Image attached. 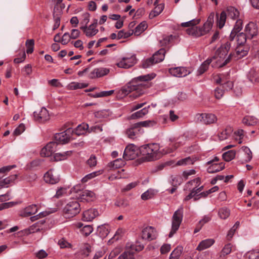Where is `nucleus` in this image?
Masks as SVG:
<instances>
[{"label":"nucleus","instance_id":"obj_21","mask_svg":"<svg viewBox=\"0 0 259 259\" xmlns=\"http://www.w3.org/2000/svg\"><path fill=\"white\" fill-rule=\"evenodd\" d=\"M99 215L98 211L95 208L89 209L83 213V220L86 221H91Z\"/></svg>","mask_w":259,"mask_h":259},{"label":"nucleus","instance_id":"obj_44","mask_svg":"<svg viewBox=\"0 0 259 259\" xmlns=\"http://www.w3.org/2000/svg\"><path fill=\"white\" fill-rule=\"evenodd\" d=\"M99 235L102 238L106 237L109 233L108 228L105 225L99 226L97 229Z\"/></svg>","mask_w":259,"mask_h":259},{"label":"nucleus","instance_id":"obj_41","mask_svg":"<svg viewBox=\"0 0 259 259\" xmlns=\"http://www.w3.org/2000/svg\"><path fill=\"white\" fill-rule=\"evenodd\" d=\"M109 110H103L95 112V116L99 119L106 118L110 115Z\"/></svg>","mask_w":259,"mask_h":259},{"label":"nucleus","instance_id":"obj_31","mask_svg":"<svg viewBox=\"0 0 259 259\" xmlns=\"http://www.w3.org/2000/svg\"><path fill=\"white\" fill-rule=\"evenodd\" d=\"M210 165L207 168V171L208 173H214L220 171L225 168V164L223 162L215 164H210Z\"/></svg>","mask_w":259,"mask_h":259},{"label":"nucleus","instance_id":"obj_39","mask_svg":"<svg viewBox=\"0 0 259 259\" xmlns=\"http://www.w3.org/2000/svg\"><path fill=\"white\" fill-rule=\"evenodd\" d=\"M258 76L257 72L255 69H251L248 73L247 78L251 82L256 83Z\"/></svg>","mask_w":259,"mask_h":259},{"label":"nucleus","instance_id":"obj_49","mask_svg":"<svg viewBox=\"0 0 259 259\" xmlns=\"http://www.w3.org/2000/svg\"><path fill=\"white\" fill-rule=\"evenodd\" d=\"M245 259H258L259 258V250L255 249L248 251L245 255Z\"/></svg>","mask_w":259,"mask_h":259},{"label":"nucleus","instance_id":"obj_35","mask_svg":"<svg viewBox=\"0 0 259 259\" xmlns=\"http://www.w3.org/2000/svg\"><path fill=\"white\" fill-rule=\"evenodd\" d=\"M88 130H89V125L87 123H83L78 125L75 130H73V133L76 135L79 136L84 134Z\"/></svg>","mask_w":259,"mask_h":259},{"label":"nucleus","instance_id":"obj_60","mask_svg":"<svg viewBox=\"0 0 259 259\" xmlns=\"http://www.w3.org/2000/svg\"><path fill=\"white\" fill-rule=\"evenodd\" d=\"M82 17L83 19L80 22L81 26H87L90 21V14L88 12L84 13L82 14Z\"/></svg>","mask_w":259,"mask_h":259},{"label":"nucleus","instance_id":"obj_47","mask_svg":"<svg viewBox=\"0 0 259 259\" xmlns=\"http://www.w3.org/2000/svg\"><path fill=\"white\" fill-rule=\"evenodd\" d=\"M236 151L235 150H230L223 154V159L227 162H229L235 158Z\"/></svg>","mask_w":259,"mask_h":259},{"label":"nucleus","instance_id":"obj_13","mask_svg":"<svg viewBox=\"0 0 259 259\" xmlns=\"http://www.w3.org/2000/svg\"><path fill=\"white\" fill-rule=\"evenodd\" d=\"M138 152L137 147L134 144H130L125 148L123 158L126 160L134 159L138 156Z\"/></svg>","mask_w":259,"mask_h":259},{"label":"nucleus","instance_id":"obj_15","mask_svg":"<svg viewBox=\"0 0 259 259\" xmlns=\"http://www.w3.org/2000/svg\"><path fill=\"white\" fill-rule=\"evenodd\" d=\"M137 62L135 55L130 57H123L117 64V66L120 68H128L134 66Z\"/></svg>","mask_w":259,"mask_h":259},{"label":"nucleus","instance_id":"obj_17","mask_svg":"<svg viewBox=\"0 0 259 259\" xmlns=\"http://www.w3.org/2000/svg\"><path fill=\"white\" fill-rule=\"evenodd\" d=\"M58 144L56 142H51L47 144L40 151V155L43 157H49L52 155L56 150Z\"/></svg>","mask_w":259,"mask_h":259},{"label":"nucleus","instance_id":"obj_48","mask_svg":"<svg viewBox=\"0 0 259 259\" xmlns=\"http://www.w3.org/2000/svg\"><path fill=\"white\" fill-rule=\"evenodd\" d=\"M227 16V13L226 11H223L221 12L220 16L218 19V25L219 28L221 29L224 26Z\"/></svg>","mask_w":259,"mask_h":259},{"label":"nucleus","instance_id":"obj_22","mask_svg":"<svg viewBox=\"0 0 259 259\" xmlns=\"http://www.w3.org/2000/svg\"><path fill=\"white\" fill-rule=\"evenodd\" d=\"M37 211V206L35 204L30 205L25 207L20 212V215L23 217H28L34 214Z\"/></svg>","mask_w":259,"mask_h":259},{"label":"nucleus","instance_id":"obj_61","mask_svg":"<svg viewBox=\"0 0 259 259\" xmlns=\"http://www.w3.org/2000/svg\"><path fill=\"white\" fill-rule=\"evenodd\" d=\"M242 28V21L241 19H238L234 26V28L232 31L238 33Z\"/></svg>","mask_w":259,"mask_h":259},{"label":"nucleus","instance_id":"obj_16","mask_svg":"<svg viewBox=\"0 0 259 259\" xmlns=\"http://www.w3.org/2000/svg\"><path fill=\"white\" fill-rule=\"evenodd\" d=\"M33 115L35 120L39 122H44L50 118L49 112L45 108H41L40 110L34 111Z\"/></svg>","mask_w":259,"mask_h":259},{"label":"nucleus","instance_id":"obj_9","mask_svg":"<svg viewBox=\"0 0 259 259\" xmlns=\"http://www.w3.org/2000/svg\"><path fill=\"white\" fill-rule=\"evenodd\" d=\"M229 76L228 73L226 74H218L214 75L213 78L216 83L223 84V85L225 87V90L228 91L231 90L233 86V82L229 80Z\"/></svg>","mask_w":259,"mask_h":259},{"label":"nucleus","instance_id":"obj_11","mask_svg":"<svg viewBox=\"0 0 259 259\" xmlns=\"http://www.w3.org/2000/svg\"><path fill=\"white\" fill-rule=\"evenodd\" d=\"M197 121H200L205 124H210L217 121V116L212 113H197L195 115Z\"/></svg>","mask_w":259,"mask_h":259},{"label":"nucleus","instance_id":"obj_50","mask_svg":"<svg viewBox=\"0 0 259 259\" xmlns=\"http://www.w3.org/2000/svg\"><path fill=\"white\" fill-rule=\"evenodd\" d=\"M149 107V106H148V108H144L142 110L133 113L131 116L132 118L135 119L137 118L142 117L148 113Z\"/></svg>","mask_w":259,"mask_h":259},{"label":"nucleus","instance_id":"obj_59","mask_svg":"<svg viewBox=\"0 0 259 259\" xmlns=\"http://www.w3.org/2000/svg\"><path fill=\"white\" fill-rule=\"evenodd\" d=\"M93 230V227L91 225H85L81 229L82 234L85 236H89Z\"/></svg>","mask_w":259,"mask_h":259},{"label":"nucleus","instance_id":"obj_53","mask_svg":"<svg viewBox=\"0 0 259 259\" xmlns=\"http://www.w3.org/2000/svg\"><path fill=\"white\" fill-rule=\"evenodd\" d=\"M134 33L133 30H130L127 32H125L124 30H121L118 31L117 33V39H120L124 38H126L131 36Z\"/></svg>","mask_w":259,"mask_h":259},{"label":"nucleus","instance_id":"obj_37","mask_svg":"<svg viewBox=\"0 0 259 259\" xmlns=\"http://www.w3.org/2000/svg\"><path fill=\"white\" fill-rule=\"evenodd\" d=\"M213 59L212 58L207 59L206 61H205L200 66L199 69H198V74L201 75L204 72H205L209 66L210 63L212 61Z\"/></svg>","mask_w":259,"mask_h":259},{"label":"nucleus","instance_id":"obj_32","mask_svg":"<svg viewBox=\"0 0 259 259\" xmlns=\"http://www.w3.org/2000/svg\"><path fill=\"white\" fill-rule=\"evenodd\" d=\"M228 17L232 19H237L239 16V12L237 9L233 7H229L225 11Z\"/></svg>","mask_w":259,"mask_h":259},{"label":"nucleus","instance_id":"obj_19","mask_svg":"<svg viewBox=\"0 0 259 259\" xmlns=\"http://www.w3.org/2000/svg\"><path fill=\"white\" fill-rule=\"evenodd\" d=\"M244 31L248 39H251L257 35L258 28L256 24L251 22L246 26Z\"/></svg>","mask_w":259,"mask_h":259},{"label":"nucleus","instance_id":"obj_28","mask_svg":"<svg viewBox=\"0 0 259 259\" xmlns=\"http://www.w3.org/2000/svg\"><path fill=\"white\" fill-rule=\"evenodd\" d=\"M214 243V240L213 239H207L202 240L199 243L196 249L199 251L203 250L210 247Z\"/></svg>","mask_w":259,"mask_h":259},{"label":"nucleus","instance_id":"obj_36","mask_svg":"<svg viewBox=\"0 0 259 259\" xmlns=\"http://www.w3.org/2000/svg\"><path fill=\"white\" fill-rule=\"evenodd\" d=\"M183 251L181 246H177L170 253L168 259H179Z\"/></svg>","mask_w":259,"mask_h":259},{"label":"nucleus","instance_id":"obj_1","mask_svg":"<svg viewBox=\"0 0 259 259\" xmlns=\"http://www.w3.org/2000/svg\"><path fill=\"white\" fill-rule=\"evenodd\" d=\"M155 75L153 74H147L136 77L124 86L121 90V92L123 94L127 95L135 91L131 96H133L134 98H138L143 94V89L147 87V84L143 82L150 80Z\"/></svg>","mask_w":259,"mask_h":259},{"label":"nucleus","instance_id":"obj_34","mask_svg":"<svg viewBox=\"0 0 259 259\" xmlns=\"http://www.w3.org/2000/svg\"><path fill=\"white\" fill-rule=\"evenodd\" d=\"M200 22V19H193L192 20H190L188 22L182 23L181 24V26L183 27H188V28L186 29V33L189 35V34L187 32V30H188L190 28H191L192 27H197L196 25L198 24Z\"/></svg>","mask_w":259,"mask_h":259},{"label":"nucleus","instance_id":"obj_64","mask_svg":"<svg viewBox=\"0 0 259 259\" xmlns=\"http://www.w3.org/2000/svg\"><path fill=\"white\" fill-rule=\"evenodd\" d=\"M71 39L70 34L68 32L65 33L62 37L61 43L63 45H66Z\"/></svg>","mask_w":259,"mask_h":259},{"label":"nucleus","instance_id":"obj_4","mask_svg":"<svg viewBox=\"0 0 259 259\" xmlns=\"http://www.w3.org/2000/svg\"><path fill=\"white\" fill-rule=\"evenodd\" d=\"M249 50L248 45H238L235 51L231 53L225 60L220 65V67H223L228 64L232 60H238L245 56Z\"/></svg>","mask_w":259,"mask_h":259},{"label":"nucleus","instance_id":"obj_20","mask_svg":"<svg viewBox=\"0 0 259 259\" xmlns=\"http://www.w3.org/2000/svg\"><path fill=\"white\" fill-rule=\"evenodd\" d=\"M143 133L142 128L138 127L135 124H133L130 128L126 131V135L129 138L135 139L140 134Z\"/></svg>","mask_w":259,"mask_h":259},{"label":"nucleus","instance_id":"obj_18","mask_svg":"<svg viewBox=\"0 0 259 259\" xmlns=\"http://www.w3.org/2000/svg\"><path fill=\"white\" fill-rule=\"evenodd\" d=\"M44 180L46 183L55 184L59 182L60 177L57 171L50 169L45 174Z\"/></svg>","mask_w":259,"mask_h":259},{"label":"nucleus","instance_id":"obj_42","mask_svg":"<svg viewBox=\"0 0 259 259\" xmlns=\"http://www.w3.org/2000/svg\"><path fill=\"white\" fill-rule=\"evenodd\" d=\"M125 164V162L121 158L117 159L109 163V167L116 169L122 167Z\"/></svg>","mask_w":259,"mask_h":259},{"label":"nucleus","instance_id":"obj_43","mask_svg":"<svg viewBox=\"0 0 259 259\" xmlns=\"http://www.w3.org/2000/svg\"><path fill=\"white\" fill-rule=\"evenodd\" d=\"M244 124L247 125H253L257 123V119L253 116H246L242 120Z\"/></svg>","mask_w":259,"mask_h":259},{"label":"nucleus","instance_id":"obj_27","mask_svg":"<svg viewBox=\"0 0 259 259\" xmlns=\"http://www.w3.org/2000/svg\"><path fill=\"white\" fill-rule=\"evenodd\" d=\"M233 128L230 126H227L218 134V137L221 141L228 139L232 134Z\"/></svg>","mask_w":259,"mask_h":259},{"label":"nucleus","instance_id":"obj_58","mask_svg":"<svg viewBox=\"0 0 259 259\" xmlns=\"http://www.w3.org/2000/svg\"><path fill=\"white\" fill-rule=\"evenodd\" d=\"M243 151L245 152V154L246 156L245 159V161L246 162H248L250 161L252 158V152H251V150H250V149L247 147H245L243 148Z\"/></svg>","mask_w":259,"mask_h":259},{"label":"nucleus","instance_id":"obj_29","mask_svg":"<svg viewBox=\"0 0 259 259\" xmlns=\"http://www.w3.org/2000/svg\"><path fill=\"white\" fill-rule=\"evenodd\" d=\"M200 182V179L199 178H197L196 179H194L193 180L188 182L186 184V187L190 189V186L194 185L195 187L193 188V190H195V193L197 194L200 192L203 189V186H202L200 187L199 188H197V187L199 185Z\"/></svg>","mask_w":259,"mask_h":259},{"label":"nucleus","instance_id":"obj_55","mask_svg":"<svg viewBox=\"0 0 259 259\" xmlns=\"http://www.w3.org/2000/svg\"><path fill=\"white\" fill-rule=\"evenodd\" d=\"M17 175H11L10 177L5 179L0 183V186L4 187L6 185H8L14 182L17 179Z\"/></svg>","mask_w":259,"mask_h":259},{"label":"nucleus","instance_id":"obj_8","mask_svg":"<svg viewBox=\"0 0 259 259\" xmlns=\"http://www.w3.org/2000/svg\"><path fill=\"white\" fill-rule=\"evenodd\" d=\"M231 48L230 42H225L224 44L222 45L220 47L217 49L214 56L211 58L213 60L219 58L218 61L220 62L218 65L219 67H220V65L225 60H224L225 56L227 55Z\"/></svg>","mask_w":259,"mask_h":259},{"label":"nucleus","instance_id":"obj_12","mask_svg":"<svg viewBox=\"0 0 259 259\" xmlns=\"http://www.w3.org/2000/svg\"><path fill=\"white\" fill-rule=\"evenodd\" d=\"M141 237L143 239L150 241L157 238V233L154 227L147 226L143 229L141 232Z\"/></svg>","mask_w":259,"mask_h":259},{"label":"nucleus","instance_id":"obj_30","mask_svg":"<svg viewBox=\"0 0 259 259\" xmlns=\"http://www.w3.org/2000/svg\"><path fill=\"white\" fill-rule=\"evenodd\" d=\"M196 158L193 157H188L178 160L176 165L177 166H186L194 164L196 161Z\"/></svg>","mask_w":259,"mask_h":259},{"label":"nucleus","instance_id":"obj_14","mask_svg":"<svg viewBox=\"0 0 259 259\" xmlns=\"http://www.w3.org/2000/svg\"><path fill=\"white\" fill-rule=\"evenodd\" d=\"M192 70L184 67H177L170 68L169 73L177 77H185L191 73Z\"/></svg>","mask_w":259,"mask_h":259},{"label":"nucleus","instance_id":"obj_26","mask_svg":"<svg viewBox=\"0 0 259 259\" xmlns=\"http://www.w3.org/2000/svg\"><path fill=\"white\" fill-rule=\"evenodd\" d=\"M79 198L81 201H90L94 200L95 198V193L89 190H84L79 194Z\"/></svg>","mask_w":259,"mask_h":259},{"label":"nucleus","instance_id":"obj_2","mask_svg":"<svg viewBox=\"0 0 259 259\" xmlns=\"http://www.w3.org/2000/svg\"><path fill=\"white\" fill-rule=\"evenodd\" d=\"M159 150V145L155 143L143 145L140 148L143 158L148 161L155 160L160 158L161 155Z\"/></svg>","mask_w":259,"mask_h":259},{"label":"nucleus","instance_id":"obj_57","mask_svg":"<svg viewBox=\"0 0 259 259\" xmlns=\"http://www.w3.org/2000/svg\"><path fill=\"white\" fill-rule=\"evenodd\" d=\"M172 184L174 185V187L169 190V192L170 194H172L174 193L177 189V186L180 185L181 183V179L179 177H175L172 179Z\"/></svg>","mask_w":259,"mask_h":259},{"label":"nucleus","instance_id":"obj_7","mask_svg":"<svg viewBox=\"0 0 259 259\" xmlns=\"http://www.w3.org/2000/svg\"><path fill=\"white\" fill-rule=\"evenodd\" d=\"M63 210L66 217L72 218L80 211V205L77 201H70L66 205Z\"/></svg>","mask_w":259,"mask_h":259},{"label":"nucleus","instance_id":"obj_10","mask_svg":"<svg viewBox=\"0 0 259 259\" xmlns=\"http://www.w3.org/2000/svg\"><path fill=\"white\" fill-rule=\"evenodd\" d=\"M73 134V130L69 128L63 132L57 133L55 136V139L57 143L64 144L68 143Z\"/></svg>","mask_w":259,"mask_h":259},{"label":"nucleus","instance_id":"obj_6","mask_svg":"<svg viewBox=\"0 0 259 259\" xmlns=\"http://www.w3.org/2000/svg\"><path fill=\"white\" fill-rule=\"evenodd\" d=\"M183 209L180 207L176 210L172 217V226L169 234V237H171L179 229L182 223L183 217Z\"/></svg>","mask_w":259,"mask_h":259},{"label":"nucleus","instance_id":"obj_54","mask_svg":"<svg viewBox=\"0 0 259 259\" xmlns=\"http://www.w3.org/2000/svg\"><path fill=\"white\" fill-rule=\"evenodd\" d=\"M102 172H103V170H99V171H95V172H92L90 174H88L81 179V182L82 183H85L89 180H90V179L102 174Z\"/></svg>","mask_w":259,"mask_h":259},{"label":"nucleus","instance_id":"obj_46","mask_svg":"<svg viewBox=\"0 0 259 259\" xmlns=\"http://www.w3.org/2000/svg\"><path fill=\"white\" fill-rule=\"evenodd\" d=\"M71 154L70 151H67L61 153H57L54 155V159L55 161H58L60 160H63L67 158V156L70 155Z\"/></svg>","mask_w":259,"mask_h":259},{"label":"nucleus","instance_id":"obj_52","mask_svg":"<svg viewBox=\"0 0 259 259\" xmlns=\"http://www.w3.org/2000/svg\"><path fill=\"white\" fill-rule=\"evenodd\" d=\"M237 45H245L247 38V35L245 33H240L237 36Z\"/></svg>","mask_w":259,"mask_h":259},{"label":"nucleus","instance_id":"obj_5","mask_svg":"<svg viewBox=\"0 0 259 259\" xmlns=\"http://www.w3.org/2000/svg\"><path fill=\"white\" fill-rule=\"evenodd\" d=\"M165 50L162 48L155 52L153 56L144 60L142 62V67L147 68L150 66L162 61L165 57Z\"/></svg>","mask_w":259,"mask_h":259},{"label":"nucleus","instance_id":"obj_51","mask_svg":"<svg viewBox=\"0 0 259 259\" xmlns=\"http://www.w3.org/2000/svg\"><path fill=\"white\" fill-rule=\"evenodd\" d=\"M230 210L226 207H223L219 209L218 214L222 219L225 220L230 215Z\"/></svg>","mask_w":259,"mask_h":259},{"label":"nucleus","instance_id":"obj_23","mask_svg":"<svg viewBox=\"0 0 259 259\" xmlns=\"http://www.w3.org/2000/svg\"><path fill=\"white\" fill-rule=\"evenodd\" d=\"M133 245H131L129 247L126 246L125 251L118 257V259H135Z\"/></svg>","mask_w":259,"mask_h":259},{"label":"nucleus","instance_id":"obj_63","mask_svg":"<svg viewBox=\"0 0 259 259\" xmlns=\"http://www.w3.org/2000/svg\"><path fill=\"white\" fill-rule=\"evenodd\" d=\"M232 250V245L231 243H228L225 245L224 248H223L221 253V255H226L229 254Z\"/></svg>","mask_w":259,"mask_h":259},{"label":"nucleus","instance_id":"obj_45","mask_svg":"<svg viewBox=\"0 0 259 259\" xmlns=\"http://www.w3.org/2000/svg\"><path fill=\"white\" fill-rule=\"evenodd\" d=\"M91 246L88 244H83L80 247V253L84 256H88L89 253L91 252Z\"/></svg>","mask_w":259,"mask_h":259},{"label":"nucleus","instance_id":"obj_3","mask_svg":"<svg viewBox=\"0 0 259 259\" xmlns=\"http://www.w3.org/2000/svg\"><path fill=\"white\" fill-rule=\"evenodd\" d=\"M214 13H211L208 17L206 22L202 27H194L187 30L189 35L198 37L207 34L211 30L214 22Z\"/></svg>","mask_w":259,"mask_h":259},{"label":"nucleus","instance_id":"obj_24","mask_svg":"<svg viewBox=\"0 0 259 259\" xmlns=\"http://www.w3.org/2000/svg\"><path fill=\"white\" fill-rule=\"evenodd\" d=\"M109 71V70L106 68H96L90 73L89 77L92 79L100 77L107 74Z\"/></svg>","mask_w":259,"mask_h":259},{"label":"nucleus","instance_id":"obj_56","mask_svg":"<svg viewBox=\"0 0 259 259\" xmlns=\"http://www.w3.org/2000/svg\"><path fill=\"white\" fill-rule=\"evenodd\" d=\"M27 47L26 53L27 54H31L33 51L34 41L33 39L27 40L25 43Z\"/></svg>","mask_w":259,"mask_h":259},{"label":"nucleus","instance_id":"obj_33","mask_svg":"<svg viewBox=\"0 0 259 259\" xmlns=\"http://www.w3.org/2000/svg\"><path fill=\"white\" fill-rule=\"evenodd\" d=\"M156 6L154 8V9L149 14V18L153 19L157 16L159 15L163 11L164 6L163 4H160L159 5H156Z\"/></svg>","mask_w":259,"mask_h":259},{"label":"nucleus","instance_id":"obj_38","mask_svg":"<svg viewBox=\"0 0 259 259\" xmlns=\"http://www.w3.org/2000/svg\"><path fill=\"white\" fill-rule=\"evenodd\" d=\"M225 90V87L223 84H220L214 91V95L216 99H220L223 96Z\"/></svg>","mask_w":259,"mask_h":259},{"label":"nucleus","instance_id":"obj_62","mask_svg":"<svg viewBox=\"0 0 259 259\" xmlns=\"http://www.w3.org/2000/svg\"><path fill=\"white\" fill-rule=\"evenodd\" d=\"M25 129V126L24 124L21 123L19 125L15 130L14 131L13 134L15 136L20 135L22 134Z\"/></svg>","mask_w":259,"mask_h":259},{"label":"nucleus","instance_id":"obj_25","mask_svg":"<svg viewBox=\"0 0 259 259\" xmlns=\"http://www.w3.org/2000/svg\"><path fill=\"white\" fill-rule=\"evenodd\" d=\"M81 29L87 37H91L95 35L99 31L98 29L94 27L93 25H90L87 26H81Z\"/></svg>","mask_w":259,"mask_h":259},{"label":"nucleus","instance_id":"obj_40","mask_svg":"<svg viewBox=\"0 0 259 259\" xmlns=\"http://www.w3.org/2000/svg\"><path fill=\"white\" fill-rule=\"evenodd\" d=\"M147 24L146 22L145 21H143L136 27L134 32L135 35H139L147 28Z\"/></svg>","mask_w":259,"mask_h":259}]
</instances>
